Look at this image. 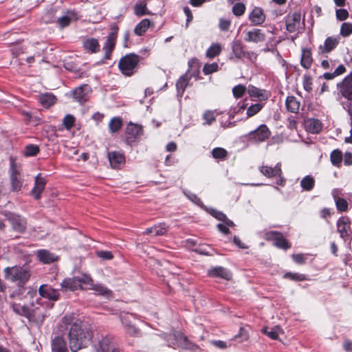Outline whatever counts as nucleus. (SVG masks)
Instances as JSON below:
<instances>
[{"mask_svg": "<svg viewBox=\"0 0 352 352\" xmlns=\"http://www.w3.org/2000/svg\"><path fill=\"white\" fill-rule=\"evenodd\" d=\"M58 333L67 332L72 352L87 347L92 338L91 331L84 327L81 320L74 314H66L56 326Z\"/></svg>", "mask_w": 352, "mask_h": 352, "instance_id": "obj_1", "label": "nucleus"}, {"mask_svg": "<svg viewBox=\"0 0 352 352\" xmlns=\"http://www.w3.org/2000/svg\"><path fill=\"white\" fill-rule=\"evenodd\" d=\"M5 277L11 281H18L19 284H25L30 278L31 273L28 267L14 266L4 269Z\"/></svg>", "mask_w": 352, "mask_h": 352, "instance_id": "obj_2", "label": "nucleus"}, {"mask_svg": "<svg viewBox=\"0 0 352 352\" xmlns=\"http://www.w3.org/2000/svg\"><path fill=\"white\" fill-rule=\"evenodd\" d=\"M91 278L90 276L82 274L73 278H67L63 280L61 287L65 291H74L78 289H85L87 284H91Z\"/></svg>", "mask_w": 352, "mask_h": 352, "instance_id": "obj_3", "label": "nucleus"}, {"mask_svg": "<svg viewBox=\"0 0 352 352\" xmlns=\"http://www.w3.org/2000/svg\"><path fill=\"white\" fill-rule=\"evenodd\" d=\"M140 62V57L135 54H129L123 56L119 61V68L126 76H131Z\"/></svg>", "mask_w": 352, "mask_h": 352, "instance_id": "obj_4", "label": "nucleus"}, {"mask_svg": "<svg viewBox=\"0 0 352 352\" xmlns=\"http://www.w3.org/2000/svg\"><path fill=\"white\" fill-rule=\"evenodd\" d=\"M120 320L127 333L131 336H137L139 329L135 327L136 316L131 313H124L120 316Z\"/></svg>", "mask_w": 352, "mask_h": 352, "instance_id": "obj_5", "label": "nucleus"}, {"mask_svg": "<svg viewBox=\"0 0 352 352\" xmlns=\"http://www.w3.org/2000/svg\"><path fill=\"white\" fill-rule=\"evenodd\" d=\"M337 228L342 239L345 241H351L352 239V229L351 228V221L349 217H340L337 222Z\"/></svg>", "mask_w": 352, "mask_h": 352, "instance_id": "obj_6", "label": "nucleus"}, {"mask_svg": "<svg viewBox=\"0 0 352 352\" xmlns=\"http://www.w3.org/2000/svg\"><path fill=\"white\" fill-rule=\"evenodd\" d=\"M6 219L10 223L13 230L23 232L26 228V221L19 214L10 212H3Z\"/></svg>", "mask_w": 352, "mask_h": 352, "instance_id": "obj_7", "label": "nucleus"}, {"mask_svg": "<svg viewBox=\"0 0 352 352\" xmlns=\"http://www.w3.org/2000/svg\"><path fill=\"white\" fill-rule=\"evenodd\" d=\"M340 92L345 98L350 101L347 107L349 113L352 116V73L342 82Z\"/></svg>", "mask_w": 352, "mask_h": 352, "instance_id": "obj_8", "label": "nucleus"}, {"mask_svg": "<svg viewBox=\"0 0 352 352\" xmlns=\"http://www.w3.org/2000/svg\"><path fill=\"white\" fill-rule=\"evenodd\" d=\"M265 238L267 240L273 241L274 245L278 248L287 249L289 248L287 241L283 235L275 231H270L265 234Z\"/></svg>", "mask_w": 352, "mask_h": 352, "instance_id": "obj_9", "label": "nucleus"}, {"mask_svg": "<svg viewBox=\"0 0 352 352\" xmlns=\"http://www.w3.org/2000/svg\"><path fill=\"white\" fill-rule=\"evenodd\" d=\"M300 13L295 12L287 15L285 20L286 29L289 32L297 31L300 25Z\"/></svg>", "mask_w": 352, "mask_h": 352, "instance_id": "obj_10", "label": "nucleus"}, {"mask_svg": "<svg viewBox=\"0 0 352 352\" xmlns=\"http://www.w3.org/2000/svg\"><path fill=\"white\" fill-rule=\"evenodd\" d=\"M95 352H120V351L115 346L112 339L104 337L95 346Z\"/></svg>", "mask_w": 352, "mask_h": 352, "instance_id": "obj_11", "label": "nucleus"}, {"mask_svg": "<svg viewBox=\"0 0 352 352\" xmlns=\"http://www.w3.org/2000/svg\"><path fill=\"white\" fill-rule=\"evenodd\" d=\"M250 138L255 142H263L270 136V131L266 125H261L258 129L249 134Z\"/></svg>", "mask_w": 352, "mask_h": 352, "instance_id": "obj_12", "label": "nucleus"}, {"mask_svg": "<svg viewBox=\"0 0 352 352\" xmlns=\"http://www.w3.org/2000/svg\"><path fill=\"white\" fill-rule=\"evenodd\" d=\"M91 88L87 85H84L76 88L73 91L74 98L80 104L85 102L89 98Z\"/></svg>", "mask_w": 352, "mask_h": 352, "instance_id": "obj_13", "label": "nucleus"}, {"mask_svg": "<svg viewBox=\"0 0 352 352\" xmlns=\"http://www.w3.org/2000/svg\"><path fill=\"white\" fill-rule=\"evenodd\" d=\"M38 293L43 298L50 300H57L59 298L58 292L47 285H42L38 289Z\"/></svg>", "mask_w": 352, "mask_h": 352, "instance_id": "obj_14", "label": "nucleus"}, {"mask_svg": "<svg viewBox=\"0 0 352 352\" xmlns=\"http://www.w3.org/2000/svg\"><path fill=\"white\" fill-rule=\"evenodd\" d=\"M117 30L118 28H116L108 35L107 41L104 45L103 50L105 52L104 56L107 59L110 58V55L114 49L117 38Z\"/></svg>", "mask_w": 352, "mask_h": 352, "instance_id": "obj_15", "label": "nucleus"}, {"mask_svg": "<svg viewBox=\"0 0 352 352\" xmlns=\"http://www.w3.org/2000/svg\"><path fill=\"white\" fill-rule=\"evenodd\" d=\"M108 159L113 168H120L125 162L122 153L118 151H111L108 153Z\"/></svg>", "mask_w": 352, "mask_h": 352, "instance_id": "obj_16", "label": "nucleus"}, {"mask_svg": "<svg viewBox=\"0 0 352 352\" xmlns=\"http://www.w3.org/2000/svg\"><path fill=\"white\" fill-rule=\"evenodd\" d=\"M340 42V37L338 36H329L327 37L324 43V45L319 46V52L321 54L329 53L331 50L336 47Z\"/></svg>", "mask_w": 352, "mask_h": 352, "instance_id": "obj_17", "label": "nucleus"}, {"mask_svg": "<svg viewBox=\"0 0 352 352\" xmlns=\"http://www.w3.org/2000/svg\"><path fill=\"white\" fill-rule=\"evenodd\" d=\"M142 133V129L140 126L135 124H129L126 129V142H133Z\"/></svg>", "mask_w": 352, "mask_h": 352, "instance_id": "obj_18", "label": "nucleus"}, {"mask_svg": "<svg viewBox=\"0 0 352 352\" xmlns=\"http://www.w3.org/2000/svg\"><path fill=\"white\" fill-rule=\"evenodd\" d=\"M91 283V284H87V286L85 287L86 289H92L95 292L96 294L100 295L107 298H110L111 296V291L104 286L102 284H94L92 278Z\"/></svg>", "mask_w": 352, "mask_h": 352, "instance_id": "obj_19", "label": "nucleus"}, {"mask_svg": "<svg viewBox=\"0 0 352 352\" xmlns=\"http://www.w3.org/2000/svg\"><path fill=\"white\" fill-rule=\"evenodd\" d=\"M57 333V336L52 341V352H69L64 338Z\"/></svg>", "mask_w": 352, "mask_h": 352, "instance_id": "obj_20", "label": "nucleus"}, {"mask_svg": "<svg viewBox=\"0 0 352 352\" xmlns=\"http://www.w3.org/2000/svg\"><path fill=\"white\" fill-rule=\"evenodd\" d=\"M38 260L44 264H50L58 260V257L56 254L47 250H40L36 252Z\"/></svg>", "mask_w": 352, "mask_h": 352, "instance_id": "obj_21", "label": "nucleus"}, {"mask_svg": "<svg viewBox=\"0 0 352 352\" xmlns=\"http://www.w3.org/2000/svg\"><path fill=\"white\" fill-rule=\"evenodd\" d=\"M249 19L254 25L262 24L265 20V15L260 8H254L249 15Z\"/></svg>", "mask_w": 352, "mask_h": 352, "instance_id": "obj_22", "label": "nucleus"}, {"mask_svg": "<svg viewBox=\"0 0 352 352\" xmlns=\"http://www.w3.org/2000/svg\"><path fill=\"white\" fill-rule=\"evenodd\" d=\"M45 184L46 180L44 177H35V184L31 190V195L34 199H38L45 188Z\"/></svg>", "mask_w": 352, "mask_h": 352, "instance_id": "obj_23", "label": "nucleus"}, {"mask_svg": "<svg viewBox=\"0 0 352 352\" xmlns=\"http://www.w3.org/2000/svg\"><path fill=\"white\" fill-rule=\"evenodd\" d=\"M244 39L246 42L258 43L264 41L265 36L261 30L254 29L252 31L247 32Z\"/></svg>", "mask_w": 352, "mask_h": 352, "instance_id": "obj_24", "label": "nucleus"}, {"mask_svg": "<svg viewBox=\"0 0 352 352\" xmlns=\"http://www.w3.org/2000/svg\"><path fill=\"white\" fill-rule=\"evenodd\" d=\"M208 275L212 277H220L226 280L232 278V274L223 267H216L208 271Z\"/></svg>", "mask_w": 352, "mask_h": 352, "instance_id": "obj_25", "label": "nucleus"}, {"mask_svg": "<svg viewBox=\"0 0 352 352\" xmlns=\"http://www.w3.org/2000/svg\"><path fill=\"white\" fill-rule=\"evenodd\" d=\"M305 126L307 131L312 133H318L322 129L321 122L318 120L314 118H309L305 122Z\"/></svg>", "mask_w": 352, "mask_h": 352, "instance_id": "obj_26", "label": "nucleus"}, {"mask_svg": "<svg viewBox=\"0 0 352 352\" xmlns=\"http://www.w3.org/2000/svg\"><path fill=\"white\" fill-rule=\"evenodd\" d=\"M167 232V227L165 226L164 223H161L159 225H155L153 227L147 228L144 231V234H151L153 236H161L166 234Z\"/></svg>", "mask_w": 352, "mask_h": 352, "instance_id": "obj_27", "label": "nucleus"}, {"mask_svg": "<svg viewBox=\"0 0 352 352\" xmlns=\"http://www.w3.org/2000/svg\"><path fill=\"white\" fill-rule=\"evenodd\" d=\"M248 93L250 96L258 98L261 100H266L268 98V94L265 91L261 90L253 85L248 86Z\"/></svg>", "mask_w": 352, "mask_h": 352, "instance_id": "obj_28", "label": "nucleus"}, {"mask_svg": "<svg viewBox=\"0 0 352 352\" xmlns=\"http://www.w3.org/2000/svg\"><path fill=\"white\" fill-rule=\"evenodd\" d=\"M174 342H169V344L173 347H186V338L180 331H175L173 334Z\"/></svg>", "mask_w": 352, "mask_h": 352, "instance_id": "obj_29", "label": "nucleus"}, {"mask_svg": "<svg viewBox=\"0 0 352 352\" xmlns=\"http://www.w3.org/2000/svg\"><path fill=\"white\" fill-rule=\"evenodd\" d=\"M84 47L91 53H96L100 51V45L97 39L89 38L83 42Z\"/></svg>", "mask_w": 352, "mask_h": 352, "instance_id": "obj_30", "label": "nucleus"}, {"mask_svg": "<svg viewBox=\"0 0 352 352\" xmlns=\"http://www.w3.org/2000/svg\"><path fill=\"white\" fill-rule=\"evenodd\" d=\"M300 63L304 68H310L312 63L311 52L310 50L302 49Z\"/></svg>", "mask_w": 352, "mask_h": 352, "instance_id": "obj_31", "label": "nucleus"}, {"mask_svg": "<svg viewBox=\"0 0 352 352\" xmlns=\"http://www.w3.org/2000/svg\"><path fill=\"white\" fill-rule=\"evenodd\" d=\"M287 110L292 113H297L300 107V102L294 96H288L285 101Z\"/></svg>", "mask_w": 352, "mask_h": 352, "instance_id": "obj_32", "label": "nucleus"}, {"mask_svg": "<svg viewBox=\"0 0 352 352\" xmlns=\"http://www.w3.org/2000/svg\"><path fill=\"white\" fill-rule=\"evenodd\" d=\"M56 96L52 94H43L39 96V101L45 107H50L56 102Z\"/></svg>", "mask_w": 352, "mask_h": 352, "instance_id": "obj_33", "label": "nucleus"}, {"mask_svg": "<svg viewBox=\"0 0 352 352\" xmlns=\"http://www.w3.org/2000/svg\"><path fill=\"white\" fill-rule=\"evenodd\" d=\"M261 172L263 175H268L269 176H280L282 173L280 164H276L274 168L270 166H262Z\"/></svg>", "mask_w": 352, "mask_h": 352, "instance_id": "obj_34", "label": "nucleus"}, {"mask_svg": "<svg viewBox=\"0 0 352 352\" xmlns=\"http://www.w3.org/2000/svg\"><path fill=\"white\" fill-rule=\"evenodd\" d=\"M151 21L148 19L142 20L135 28L134 32L138 36L142 35L149 28Z\"/></svg>", "mask_w": 352, "mask_h": 352, "instance_id": "obj_35", "label": "nucleus"}, {"mask_svg": "<svg viewBox=\"0 0 352 352\" xmlns=\"http://www.w3.org/2000/svg\"><path fill=\"white\" fill-rule=\"evenodd\" d=\"M232 50L233 54L238 58H241L245 56V52L243 50V47L240 41H234L232 43Z\"/></svg>", "mask_w": 352, "mask_h": 352, "instance_id": "obj_36", "label": "nucleus"}, {"mask_svg": "<svg viewBox=\"0 0 352 352\" xmlns=\"http://www.w3.org/2000/svg\"><path fill=\"white\" fill-rule=\"evenodd\" d=\"M262 332L272 340H277L279 334L283 333L282 329L278 326L274 328H264L262 329Z\"/></svg>", "mask_w": 352, "mask_h": 352, "instance_id": "obj_37", "label": "nucleus"}, {"mask_svg": "<svg viewBox=\"0 0 352 352\" xmlns=\"http://www.w3.org/2000/svg\"><path fill=\"white\" fill-rule=\"evenodd\" d=\"M74 18V15L73 13L67 12V14L58 19L57 23L58 24L59 28L63 29V28L68 26Z\"/></svg>", "mask_w": 352, "mask_h": 352, "instance_id": "obj_38", "label": "nucleus"}, {"mask_svg": "<svg viewBox=\"0 0 352 352\" xmlns=\"http://www.w3.org/2000/svg\"><path fill=\"white\" fill-rule=\"evenodd\" d=\"M11 306L12 307V310L19 315L28 316L30 314V310L25 305H21L14 302L11 304Z\"/></svg>", "mask_w": 352, "mask_h": 352, "instance_id": "obj_39", "label": "nucleus"}, {"mask_svg": "<svg viewBox=\"0 0 352 352\" xmlns=\"http://www.w3.org/2000/svg\"><path fill=\"white\" fill-rule=\"evenodd\" d=\"M134 13L136 16H141L143 15L151 14V12L147 9L146 3L141 2L134 6Z\"/></svg>", "mask_w": 352, "mask_h": 352, "instance_id": "obj_40", "label": "nucleus"}, {"mask_svg": "<svg viewBox=\"0 0 352 352\" xmlns=\"http://www.w3.org/2000/svg\"><path fill=\"white\" fill-rule=\"evenodd\" d=\"M346 72L345 67L343 65H340L333 73H324L323 78L325 80H331L336 76H340Z\"/></svg>", "mask_w": 352, "mask_h": 352, "instance_id": "obj_41", "label": "nucleus"}, {"mask_svg": "<svg viewBox=\"0 0 352 352\" xmlns=\"http://www.w3.org/2000/svg\"><path fill=\"white\" fill-rule=\"evenodd\" d=\"M39 146L36 144H28L25 146L23 155L25 157H33L39 153Z\"/></svg>", "mask_w": 352, "mask_h": 352, "instance_id": "obj_42", "label": "nucleus"}, {"mask_svg": "<svg viewBox=\"0 0 352 352\" xmlns=\"http://www.w3.org/2000/svg\"><path fill=\"white\" fill-rule=\"evenodd\" d=\"M221 51V47L218 43L212 44L207 50L206 56L210 58L219 55Z\"/></svg>", "mask_w": 352, "mask_h": 352, "instance_id": "obj_43", "label": "nucleus"}, {"mask_svg": "<svg viewBox=\"0 0 352 352\" xmlns=\"http://www.w3.org/2000/svg\"><path fill=\"white\" fill-rule=\"evenodd\" d=\"M122 125V121L120 118H113L109 122V128L112 133H116L119 131Z\"/></svg>", "mask_w": 352, "mask_h": 352, "instance_id": "obj_44", "label": "nucleus"}, {"mask_svg": "<svg viewBox=\"0 0 352 352\" xmlns=\"http://www.w3.org/2000/svg\"><path fill=\"white\" fill-rule=\"evenodd\" d=\"M212 154L214 158L217 160H223L226 157L228 152L226 149L217 147L212 150Z\"/></svg>", "mask_w": 352, "mask_h": 352, "instance_id": "obj_45", "label": "nucleus"}, {"mask_svg": "<svg viewBox=\"0 0 352 352\" xmlns=\"http://www.w3.org/2000/svg\"><path fill=\"white\" fill-rule=\"evenodd\" d=\"M246 91H248L246 87L243 85H238L232 88V94L236 98H241Z\"/></svg>", "mask_w": 352, "mask_h": 352, "instance_id": "obj_46", "label": "nucleus"}, {"mask_svg": "<svg viewBox=\"0 0 352 352\" xmlns=\"http://www.w3.org/2000/svg\"><path fill=\"white\" fill-rule=\"evenodd\" d=\"M263 108V105L259 103H256L254 104H252L250 107H249L247 109V116L248 117H252L254 115H256L257 113H258Z\"/></svg>", "mask_w": 352, "mask_h": 352, "instance_id": "obj_47", "label": "nucleus"}, {"mask_svg": "<svg viewBox=\"0 0 352 352\" xmlns=\"http://www.w3.org/2000/svg\"><path fill=\"white\" fill-rule=\"evenodd\" d=\"M245 10V6L243 3H236L232 7V12L236 16L243 15Z\"/></svg>", "mask_w": 352, "mask_h": 352, "instance_id": "obj_48", "label": "nucleus"}, {"mask_svg": "<svg viewBox=\"0 0 352 352\" xmlns=\"http://www.w3.org/2000/svg\"><path fill=\"white\" fill-rule=\"evenodd\" d=\"M342 160V155L339 150H334L331 154V160L333 164L339 165Z\"/></svg>", "mask_w": 352, "mask_h": 352, "instance_id": "obj_49", "label": "nucleus"}, {"mask_svg": "<svg viewBox=\"0 0 352 352\" xmlns=\"http://www.w3.org/2000/svg\"><path fill=\"white\" fill-rule=\"evenodd\" d=\"M314 184V180L313 177H303L300 182L302 188L306 190H311Z\"/></svg>", "mask_w": 352, "mask_h": 352, "instance_id": "obj_50", "label": "nucleus"}, {"mask_svg": "<svg viewBox=\"0 0 352 352\" xmlns=\"http://www.w3.org/2000/svg\"><path fill=\"white\" fill-rule=\"evenodd\" d=\"M75 120L76 119L74 116L67 114L63 120V124L67 130H69L74 126Z\"/></svg>", "mask_w": 352, "mask_h": 352, "instance_id": "obj_51", "label": "nucleus"}, {"mask_svg": "<svg viewBox=\"0 0 352 352\" xmlns=\"http://www.w3.org/2000/svg\"><path fill=\"white\" fill-rule=\"evenodd\" d=\"M284 278H289L295 281H302L306 280V276L304 274L298 273L287 272L284 275Z\"/></svg>", "mask_w": 352, "mask_h": 352, "instance_id": "obj_52", "label": "nucleus"}, {"mask_svg": "<svg viewBox=\"0 0 352 352\" xmlns=\"http://www.w3.org/2000/svg\"><path fill=\"white\" fill-rule=\"evenodd\" d=\"M352 34V24L349 23H344L341 25L340 34L344 36H348Z\"/></svg>", "mask_w": 352, "mask_h": 352, "instance_id": "obj_53", "label": "nucleus"}, {"mask_svg": "<svg viewBox=\"0 0 352 352\" xmlns=\"http://www.w3.org/2000/svg\"><path fill=\"white\" fill-rule=\"evenodd\" d=\"M337 209L341 212H345L348 209L347 201L342 198H338L335 200Z\"/></svg>", "mask_w": 352, "mask_h": 352, "instance_id": "obj_54", "label": "nucleus"}, {"mask_svg": "<svg viewBox=\"0 0 352 352\" xmlns=\"http://www.w3.org/2000/svg\"><path fill=\"white\" fill-rule=\"evenodd\" d=\"M36 46H35V50L32 52H33V55L32 56H28L27 58H26V61L28 63H32L34 61V57L35 56H40L43 51V50L41 47H38V43H36Z\"/></svg>", "mask_w": 352, "mask_h": 352, "instance_id": "obj_55", "label": "nucleus"}, {"mask_svg": "<svg viewBox=\"0 0 352 352\" xmlns=\"http://www.w3.org/2000/svg\"><path fill=\"white\" fill-rule=\"evenodd\" d=\"M218 65L216 63H213L211 64H206L204 66L203 72L205 74H210L216 71H217Z\"/></svg>", "mask_w": 352, "mask_h": 352, "instance_id": "obj_56", "label": "nucleus"}, {"mask_svg": "<svg viewBox=\"0 0 352 352\" xmlns=\"http://www.w3.org/2000/svg\"><path fill=\"white\" fill-rule=\"evenodd\" d=\"M10 164H11V174L12 176H16V175L21 174V168L20 166H19L16 162L15 160L11 158L10 159Z\"/></svg>", "mask_w": 352, "mask_h": 352, "instance_id": "obj_57", "label": "nucleus"}, {"mask_svg": "<svg viewBox=\"0 0 352 352\" xmlns=\"http://www.w3.org/2000/svg\"><path fill=\"white\" fill-rule=\"evenodd\" d=\"M188 84L187 78L184 76H182L177 82V88L179 91H182V93L184 91Z\"/></svg>", "mask_w": 352, "mask_h": 352, "instance_id": "obj_58", "label": "nucleus"}, {"mask_svg": "<svg viewBox=\"0 0 352 352\" xmlns=\"http://www.w3.org/2000/svg\"><path fill=\"white\" fill-rule=\"evenodd\" d=\"M97 256L103 260H111L113 258L112 253L109 251H98Z\"/></svg>", "mask_w": 352, "mask_h": 352, "instance_id": "obj_59", "label": "nucleus"}, {"mask_svg": "<svg viewBox=\"0 0 352 352\" xmlns=\"http://www.w3.org/2000/svg\"><path fill=\"white\" fill-rule=\"evenodd\" d=\"M336 17L340 21L346 20L349 16L348 11L345 9H339L336 12Z\"/></svg>", "mask_w": 352, "mask_h": 352, "instance_id": "obj_60", "label": "nucleus"}, {"mask_svg": "<svg viewBox=\"0 0 352 352\" xmlns=\"http://www.w3.org/2000/svg\"><path fill=\"white\" fill-rule=\"evenodd\" d=\"M11 184L13 190L18 191L21 188L22 182L21 181V179H19V177H12Z\"/></svg>", "mask_w": 352, "mask_h": 352, "instance_id": "obj_61", "label": "nucleus"}, {"mask_svg": "<svg viewBox=\"0 0 352 352\" xmlns=\"http://www.w3.org/2000/svg\"><path fill=\"white\" fill-rule=\"evenodd\" d=\"M238 338H241L240 342H243L245 340H247L249 338L248 332L243 328L240 329L239 333L238 335L234 336V339H236Z\"/></svg>", "mask_w": 352, "mask_h": 352, "instance_id": "obj_62", "label": "nucleus"}, {"mask_svg": "<svg viewBox=\"0 0 352 352\" xmlns=\"http://www.w3.org/2000/svg\"><path fill=\"white\" fill-rule=\"evenodd\" d=\"M230 26V21L227 19H221L219 21V28L223 31H226Z\"/></svg>", "mask_w": 352, "mask_h": 352, "instance_id": "obj_63", "label": "nucleus"}, {"mask_svg": "<svg viewBox=\"0 0 352 352\" xmlns=\"http://www.w3.org/2000/svg\"><path fill=\"white\" fill-rule=\"evenodd\" d=\"M212 215L215 217L217 219L223 221L226 219V214H224L223 212L212 210L211 212Z\"/></svg>", "mask_w": 352, "mask_h": 352, "instance_id": "obj_64", "label": "nucleus"}]
</instances>
